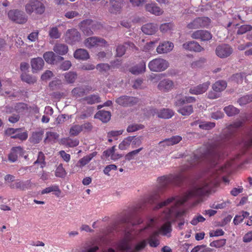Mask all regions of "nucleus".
<instances>
[{"instance_id":"obj_1","label":"nucleus","mask_w":252,"mask_h":252,"mask_svg":"<svg viewBox=\"0 0 252 252\" xmlns=\"http://www.w3.org/2000/svg\"><path fill=\"white\" fill-rule=\"evenodd\" d=\"M185 176L181 172L176 174H170L163 176L158 178V185L150 192L145 194L141 198L144 204L151 205H183L187 202H192L190 205H197L203 202L206 195L215 191V189L218 186L216 176L205 181L202 185L198 188H194L186 192L181 196L171 197L163 202L159 203L161 196L166 189L172 185H180L185 179Z\"/></svg>"},{"instance_id":"obj_2","label":"nucleus","mask_w":252,"mask_h":252,"mask_svg":"<svg viewBox=\"0 0 252 252\" xmlns=\"http://www.w3.org/2000/svg\"><path fill=\"white\" fill-rule=\"evenodd\" d=\"M225 141V140L222 142L216 141L208 145L206 151L200 156L194 154L193 158H191L189 167H192L202 161H205L212 165L217 164L218 161L222 157V150L226 145Z\"/></svg>"},{"instance_id":"obj_3","label":"nucleus","mask_w":252,"mask_h":252,"mask_svg":"<svg viewBox=\"0 0 252 252\" xmlns=\"http://www.w3.org/2000/svg\"><path fill=\"white\" fill-rule=\"evenodd\" d=\"M25 11L29 15L35 13L41 15L45 12V7L42 0H29L25 6Z\"/></svg>"},{"instance_id":"obj_4","label":"nucleus","mask_w":252,"mask_h":252,"mask_svg":"<svg viewBox=\"0 0 252 252\" xmlns=\"http://www.w3.org/2000/svg\"><path fill=\"white\" fill-rule=\"evenodd\" d=\"M5 184L12 189H20L25 190L31 185V181L27 180L23 182L19 180H15L14 176L11 174H7L4 176Z\"/></svg>"},{"instance_id":"obj_5","label":"nucleus","mask_w":252,"mask_h":252,"mask_svg":"<svg viewBox=\"0 0 252 252\" xmlns=\"http://www.w3.org/2000/svg\"><path fill=\"white\" fill-rule=\"evenodd\" d=\"M7 15L9 20L18 24H25L28 21V16L23 11L18 9L9 10Z\"/></svg>"},{"instance_id":"obj_6","label":"nucleus","mask_w":252,"mask_h":252,"mask_svg":"<svg viewBox=\"0 0 252 252\" xmlns=\"http://www.w3.org/2000/svg\"><path fill=\"white\" fill-rule=\"evenodd\" d=\"M169 66L168 62L162 58L153 59L149 63V69L155 72H160L166 69Z\"/></svg>"},{"instance_id":"obj_7","label":"nucleus","mask_w":252,"mask_h":252,"mask_svg":"<svg viewBox=\"0 0 252 252\" xmlns=\"http://www.w3.org/2000/svg\"><path fill=\"white\" fill-rule=\"evenodd\" d=\"M84 44L86 47L90 49L98 46L105 47L108 45L105 39L96 36L87 38L84 41Z\"/></svg>"},{"instance_id":"obj_8","label":"nucleus","mask_w":252,"mask_h":252,"mask_svg":"<svg viewBox=\"0 0 252 252\" xmlns=\"http://www.w3.org/2000/svg\"><path fill=\"white\" fill-rule=\"evenodd\" d=\"M64 39L66 43L73 45L80 41L81 35L76 29H69L64 34Z\"/></svg>"},{"instance_id":"obj_9","label":"nucleus","mask_w":252,"mask_h":252,"mask_svg":"<svg viewBox=\"0 0 252 252\" xmlns=\"http://www.w3.org/2000/svg\"><path fill=\"white\" fill-rule=\"evenodd\" d=\"M211 22V20L208 17H198L190 22L187 25L189 29H196L200 28L207 27Z\"/></svg>"},{"instance_id":"obj_10","label":"nucleus","mask_w":252,"mask_h":252,"mask_svg":"<svg viewBox=\"0 0 252 252\" xmlns=\"http://www.w3.org/2000/svg\"><path fill=\"white\" fill-rule=\"evenodd\" d=\"M116 102L124 107H131L138 103L139 99L136 97L123 95L118 97Z\"/></svg>"},{"instance_id":"obj_11","label":"nucleus","mask_w":252,"mask_h":252,"mask_svg":"<svg viewBox=\"0 0 252 252\" xmlns=\"http://www.w3.org/2000/svg\"><path fill=\"white\" fill-rule=\"evenodd\" d=\"M233 52V49L228 44L219 45L216 49V54L220 58H226Z\"/></svg>"},{"instance_id":"obj_12","label":"nucleus","mask_w":252,"mask_h":252,"mask_svg":"<svg viewBox=\"0 0 252 252\" xmlns=\"http://www.w3.org/2000/svg\"><path fill=\"white\" fill-rule=\"evenodd\" d=\"M192 38L201 41H207L212 38L211 33L206 30H199L194 31L191 35Z\"/></svg>"},{"instance_id":"obj_13","label":"nucleus","mask_w":252,"mask_h":252,"mask_svg":"<svg viewBox=\"0 0 252 252\" xmlns=\"http://www.w3.org/2000/svg\"><path fill=\"white\" fill-rule=\"evenodd\" d=\"M25 153V151L20 146L13 147L8 155V160L11 162H14L17 160L18 157L22 156Z\"/></svg>"},{"instance_id":"obj_14","label":"nucleus","mask_w":252,"mask_h":252,"mask_svg":"<svg viewBox=\"0 0 252 252\" xmlns=\"http://www.w3.org/2000/svg\"><path fill=\"white\" fill-rule=\"evenodd\" d=\"M28 110V105L25 103L20 102L16 103L13 107H8L6 108V112L12 113L16 112L18 114H22Z\"/></svg>"},{"instance_id":"obj_15","label":"nucleus","mask_w":252,"mask_h":252,"mask_svg":"<svg viewBox=\"0 0 252 252\" xmlns=\"http://www.w3.org/2000/svg\"><path fill=\"white\" fill-rule=\"evenodd\" d=\"M43 58L48 63L55 64L58 62L63 61V57L61 56H56L53 52H46L43 54Z\"/></svg>"},{"instance_id":"obj_16","label":"nucleus","mask_w":252,"mask_h":252,"mask_svg":"<svg viewBox=\"0 0 252 252\" xmlns=\"http://www.w3.org/2000/svg\"><path fill=\"white\" fill-rule=\"evenodd\" d=\"M146 246V242L145 240H143L142 242L138 243L135 247V249L133 250H131V248L129 244L126 242H123L120 246L121 249L124 251L126 252H135V251H139L144 249Z\"/></svg>"},{"instance_id":"obj_17","label":"nucleus","mask_w":252,"mask_h":252,"mask_svg":"<svg viewBox=\"0 0 252 252\" xmlns=\"http://www.w3.org/2000/svg\"><path fill=\"white\" fill-rule=\"evenodd\" d=\"M183 47L185 50L195 52H200L204 50V48L195 41L187 42L183 44Z\"/></svg>"},{"instance_id":"obj_18","label":"nucleus","mask_w":252,"mask_h":252,"mask_svg":"<svg viewBox=\"0 0 252 252\" xmlns=\"http://www.w3.org/2000/svg\"><path fill=\"white\" fill-rule=\"evenodd\" d=\"M210 85L209 82H206L201 84H199L196 87H192L189 89V92L192 94H202L208 90Z\"/></svg>"},{"instance_id":"obj_19","label":"nucleus","mask_w":252,"mask_h":252,"mask_svg":"<svg viewBox=\"0 0 252 252\" xmlns=\"http://www.w3.org/2000/svg\"><path fill=\"white\" fill-rule=\"evenodd\" d=\"M158 27L157 24L149 23L143 25L141 27L142 32L147 35H153L158 31Z\"/></svg>"},{"instance_id":"obj_20","label":"nucleus","mask_w":252,"mask_h":252,"mask_svg":"<svg viewBox=\"0 0 252 252\" xmlns=\"http://www.w3.org/2000/svg\"><path fill=\"white\" fill-rule=\"evenodd\" d=\"M93 21L90 19H87L82 21L80 24V29L84 34L87 35H90L93 33L92 30L93 26Z\"/></svg>"},{"instance_id":"obj_21","label":"nucleus","mask_w":252,"mask_h":252,"mask_svg":"<svg viewBox=\"0 0 252 252\" xmlns=\"http://www.w3.org/2000/svg\"><path fill=\"white\" fill-rule=\"evenodd\" d=\"M173 43L169 41H164L160 43L157 48V52L158 54L167 53L170 52L173 48Z\"/></svg>"},{"instance_id":"obj_22","label":"nucleus","mask_w":252,"mask_h":252,"mask_svg":"<svg viewBox=\"0 0 252 252\" xmlns=\"http://www.w3.org/2000/svg\"><path fill=\"white\" fill-rule=\"evenodd\" d=\"M145 9L147 11L156 16H160L163 13L162 9L158 6L156 3L146 4Z\"/></svg>"},{"instance_id":"obj_23","label":"nucleus","mask_w":252,"mask_h":252,"mask_svg":"<svg viewBox=\"0 0 252 252\" xmlns=\"http://www.w3.org/2000/svg\"><path fill=\"white\" fill-rule=\"evenodd\" d=\"M174 86L172 81L166 79L161 81L158 84V90L168 92L171 90Z\"/></svg>"},{"instance_id":"obj_24","label":"nucleus","mask_w":252,"mask_h":252,"mask_svg":"<svg viewBox=\"0 0 252 252\" xmlns=\"http://www.w3.org/2000/svg\"><path fill=\"white\" fill-rule=\"evenodd\" d=\"M31 63L33 72H34L42 69L44 62L41 58L37 57L32 59Z\"/></svg>"},{"instance_id":"obj_25","label":"nucleus","mask_w":252,"mask_h":252,"mask_svg":"<svg viewBox=\"0 0 252 252\" xmlns=\"http://www.w3.org/2000/svg\"><path fill=\"white\" fill-rule=\"evenodd\" d=\"M73 56L75 59L83 61L87 60L90 58L88 51L82 48L77 49L74 52Z\"/></svg>"},{"instance_id":"obj_26","label":"nucleus","mask_w":252,"mask_h":252,"mask_svg":"<svg viewBox=\"0 0 252 252\" xmlns=\"http://www.w3.org/2000/svg\"><path fill=\"white\" fill-rule=\"evenodd\" d=\"M54 51L61 56L66 54L68 51V46L63 43H56L53 47Z\"/></svg>"},{"instance_id":"obj_27","label":"nucleus","mask_w":252,"mask_h":252,"mask_svg":"<svg viewBox=\"0 0 252 252\" xmlns=\"http://www.w3.org/2000/svg\"><path fill=\"white\" fill-rule=\"evenodd\" d=\"M179 107L178 112L183 116H189L193 112V108L192 105H183Z\"/></svg>"},{"instance_id":"obj_28","label":"nucleus","mask_w":252,"mask_h":252,"mask_svg":"<svg viewBox=\"0 0 252 252\" xmlns=\"http://www.w3.org/2000/svg\"><path fill=\"white\" fill-rule=\"evenodd\" d=\"M94 117L101 120L103 123L108 122L111 118V113L109 111L100 110L95 115Z\"/></svg>"},{"instance_id":"obj_29","label":"nucleus","mask_w":252,"mask_h":252,"mask_svg":"<svg viewBox=\"0 0 252 252\" xmlns=\"http://www.w3.org/2000/svg\"><path fill=\"white\" fill-rule=\"evenodd\" d=\"M146 63L144 61H142L138 65L132 67L129 71L133 74L137 75L142 73L145 71Z\"/></svg>"},{"instance_id":"obj_30","label":"nucleus","mask_w":252,"mask_h":252,"mask_svg":"<svg viewBox=\"0 0 252 252\" xmlns=\"http://www.w3.org/2000/svg\"><path fill=\"white\" fill-rule=\"evenodd\" d=\"M59 135L56 132L48 131L46 133V137L44 139V142L47 143H54L59 138Z\"/></svg>"},{"instance_id":"obj_31","label":"nucleus","mask_w":252,"mask_h":252,"mask_svg":"<svg viewBox=\"0 0 252 252\" xmlns=\"http://www.w3.org/2000/svg\"><path fill=\"white\" fill-rule=\"evenodd\" d=\"M174 114L173 111L169 109L163 108L158 112V117L165 119L171 118Z\"/></svg>"},{"instance_id":"obj_32","label":"nucleus","mask_w":252,"mask_h":252,"mask_svg":"<svg viewBox=\"0 0 252 252\" xmlns=\"http://www.w3.org/2000/svg\"><path fill=\"white\" fill-rule=\"evenodd\" d=\"M158 235V231H155L148 238V241L149 245L151 247L156 248L159 245V242L157 238Z\"/></svg>"},{"instance_id":"obj_33","label":"nucleus","mask_w":252,"mask_h":252,"mask_svg":"<svg viewBox=\"0 0 252 252\" xmlns=\"http://www.w3.org/2000/svg\"><path fill=\"white\" fill-rule=\"evenodd\" d=\"M52 192H54V194L57 196H59L61 192V190L60 189L58 186L52 185L43 189L41 191V193L42 194H44L45 193H49Z\"/></svg>"},{"instance_id":"obj_34","label":"nucleus","mask_w":252,"mask_h":252,"mask_svg":"<svg viewBox=\"0 0 252 252\" xmlns=\"http://www.w3.org/2000/svg\"><path fill=\"white\" fill-rule=\"evenodd\" d=\"M172 226L171 222L168 221L165 223L160 228L161 234L164 236H167L168 237L171 236V232L172 231Z\"/></svg>"},{"instance_id":"obj_35","label":"nucleus","mask_w":252,"mask_h":252,"mask_svg":"<svg viewBox=\"0 0 252 252\" xmlns=\"http://www.w3.org/2000/svg\"><path fill=\"white\" fill-rule=\"evenodd\" d=\"M227 84L224 81H217L212 86V89L214 92H220L223 91L226 87Z\"/></svg>"},{"instance_id":"obj_36","label":"nucleus","mask_w":252,"mask_h":252,"mask_svg":"<svg viewBox=\"0 0 252 252\" xmlns=\"http://www.w3.org/2000/svg\"><path fill=\"white\" fill-rule=\"evenodd\" d=\"M182 139L181 136L179 135L173 136L170 138L165 139L164 141L160 142V143H165L167 146L173 145L174 144H178Z\"/></svg>"},{"instance_id":"obj_37","label":"nucleus","mask_w":252,"mask_h":252,"mask_svg":"<svg viewBox=\"0 0 252 252\" xmlns=\"http://www.w3.org/2000/svg\"><path fill=\"white\" fill-rule=\"evenodd\" d=\"M61 143L67 147H74L78 145L79 141L77 139L73 140L69 138L62 139Z\"/></svg>"},{"instance_id":"obj_38","label":"nucleus","mask_w":252,"mask_h":252,"mask_svg":"<svg viewBox=\"0 0 252 252\" xmlns=\"http://www.w3.org/2000/svg\"><path fill=\"white\" fill-rule=\"evenodd\" d=\"M39 164L41 168L46 166L45 156L42 152H39L37 159L33 162V164Z\"/></svg>"},{"instance_id":"obj_39","label":"nucleus","mask_w":252,"mask_h":252,"mask_svg":"<svg viewBox=\"0 0 252 252\" xmlns=\"http://www.w3.org/2000/svg\"><path fill=\"white\" fill-rule=\"evenodd\" d=\"M77 77L76 72L74 71H69L64 74V78L65 81L69 84L73 83Z\"/></svg>"},{"instance_id":"obj_40","label":"nucleus","mask_w":252,"mask_h":252,"mask_svg":"<svg viewBox=\"0 0 252 252\" xmlns=\"http://www.w3.org/2000/svg\"><path fill=\"white\" fill-rule=\"evenodd\" d=\"M43 134L44 131L42 130L33 132L31 137L32 142L35 144L39 143L42 138Z\"/></svg>"},{"instance_id":"obj_41","label":"nucleus","mask_w":252,"mask_h":252,"mask_svg":"<svg viewBox=\"0 0 252 252\" xmlns=\"http://www.w3.org/2000/svg\"><path fill=\"white\" fill-rule=\"evenodd\" d=\"M223 110L228 116H233L239 113V110L231 105L225 107Z\"/></svg>"},{"instance_id":"obj_42","label":"nucleus","mask_w":252,"mask_h":252,"mask_svg":"<svg viewBox=\"0 0 252 252\" xmlns=\"http://www.w3.org/2000/svg\"><path fill=\"white\" fill-rule=\"evenodd\" d=\"M132 139V136H128L125 138L119 145V148L121 150L127 149L130 145Z\"/></svg>"},{"instance_id":"obj_43","label":"nucleus","mask_w":252,"mask_h":252,"mask_svg":"<svg viewBox=\"0 0 252 252\" xmlns=\"http://www.w3.org/2000/svg\"><path fill=\"white\" fill-rule=\"evenodd\" d=\"M195 101V97L193 96H186L184 98L178 99L176 102V106H181L187 103H192Z\"/></svg>"},{"instance_id":"obj_44","label":"nucleus","mask_w":252,"mask_h":252,"mask_svg":"<svg viewBox=\"0 0 252 252\" xmlns=\"http://www.w3.org/2000/svg\"><path fill=\"white\" fill-rule=\"evenodd\" d=\"M97 154L96 152H94L89 155H87L85 157H84L83 158H81L79 163H80V165L81 166H83L88 163Z\"/></svg>"},{"instance_id":"obj_45","label":"nucleus","mask_w":252,"mask_h":252,"mask_svg":"<svg viewBox=\"0 0 252 252\" xmlns=\"http://www.w3.org/2000/svg\"><path fill=\"white\" fill-rule=\"evenodd\" d=\"M84 100L89 104H93L100 101V98L97 94H92L85 97Z\"/></svg>"},{"instance_id":"obj_46","label":"nucleus","mask_w":252,"mask_h":252,"mask_svg":"<svg viewBox=\"0 0 252 252\" xmlns=\"http://www.w3.org/2000/svg\"><path fill=\"white\" fill-rule=\"evenodd\" d=\"M113 1H109L110 3L111 4L110 7L109 8V11L111 13L116 14L117 13H119L121 11L122 7L123 4H115Z\"/></svg>"},{"instance_id":"obj_47","label":"nucleus","mask_w":252,"mask_h":252,"mask_svg":"<svg viewBox=\"0 0 252 252\" xmlns=\"http://www.w3.org/2000/svg\"><path fill=\"white\" fill-rule=\"evenodd\" d=\"M71 94L74 97H80L84 95L85 91L82 87H76L72 90Z\"/></svg>"},{"instance_id":"obj_48","label":"nucleus","mask_w":252,"mask_h":252,"mask_svg":"<svg viewBox=\"0 0 252 252\" xmlns=\"http://www.w3.org/2000/svg\"><path fill=\"white\" fill-rule=\"evenodd\" d=\"M49 35L52 39H58L61 36V33L57 27L51 28L49 31Z\"/></svg>"},{"instance_id":"obj_49","label":"nucleus","mask_w":252,"mask_h":252,"mask_svg":"<svg viewBox=\"0 0 252 252\" xmlns=\"http://www.w3.org/2000/svg\"><path fill=\"white\" fill-rule=\"evenodd\" d=\"M21 77L22 81L28 84H33L36 81L35 78L32 77L26 73H23L21 75Z\"/></svg>"},{"instance_id":"obj_50","label":"nucleus","mask_w":252,"mask_h":252,"mask_svg":"<svg viewBox=\"0 0 252 252\" xmlns=\"http://www.w3.org/2000/svg\"><path fill=\"white\" fill-rule=\"evenodd\" d=\"M66 174V173L63 167V164H60L56 168L55 171V176L57 177L64 178Z\"/></svg>"},{"instance_id":"obj_51","label":"nucleus","mask_w":252,"mask_h":252,"mask_svg":"<svg viewBox=\"0 0 252 252\" xmlns=\"http://www.w3.org/2000/svg\"><path fill=\"white\" fill-rule=\"evenodd\" d=\"M82 131L80 125H73L70 128L69 134L70 136H77Z\"/></svg>"},{"instance_id":"obj_52","label":"nucleus","mask_w":252,"mask_h":252,"mask_svg":"<svg viewBox=\"0 0 252 252\" xmlns=\"http://www.w3.org/2000/svg\"><path fill=\"white\" fill-rule=\"evenodd\" d=\"M216 124L214 122H203L200 123L199 127L203 129L210 130L214 128Z\"/></svg>"},{"instance_id":"obj_53","label":"nucleus","mask_w":252,"mask_h":252,"mask_svg":"<svg viewBox=\"0 0 252 252\" xmlns=\"http://www.w3.org/2000/svg\"><path fill=\"white\" fill-rule=\"evenodd\" d=\"M252 101V95H246L240 98L238 102L240 105H246Z\"/></svg>"},{"instance_id":"obj_54","label":"nucleus","mask_w":252,"mask_h":252,"mask_svg":"<svg viewBox=\"0 0 252 252\" xmlns=\"http://www.w3.org/2000/svg\"><path fill=\"white\" fill-rule=\"evenodd\" d=\"M252 30V26L250 25H243L241 26L237 32L238 34H243L247 32L251 31Z\"/></svg>"},{"instance_id":"obj_55","label":"nucleus","mask_w":252,"mask_h":252,"mask_svg":"<svg viewBox=\"0 0 252 252\" xmlns=\"http://www.w3.org/2000/svg\"><path fill=\"white\" fill-rule=\"evenodd\" d=\"M28 137V134L27 131L19 132H17L15 135L11 136L13 139H19L22 141L26 140Z\"/></svg>"},{"instance_id":"obj_56","label":"nucleus","mask_w":252,"mask_h":252,"mask_svg":"<svg viewBox=\"0 0 252 252\" xmlns=\"http://www.w3.org/2000/svg\"><path fill=\"white\" fill-rule=\"evenodd\" d=\"M169 213L171 216H174L176 219H179L185 215L186 211L182 210L175 211V212H174V209L172 208L169 210Z\"/></svg>"},{"instance_id":"obj_57","label":"nucleus","mask_w":252,"mask_h":252,"mask_svg":"<svg viewBox=\"0 0 252 252\" xmlns=\"http://www.w3.org/2000/svg\"><path fill=\"white\" fill-rule=\"evenodd\" d=\"M144 127L141 124H132L128 126L126 130L128 132H132L143 129Z\"/></svg>"},{"instance_id":"obj_58","label":"nucleus","mask_w":252,"mask_h":252,"mask_svg":"<svg viewBox=\"0 0 252 252\" xmlns=\"http://www.w3.org/2000/svg\"><path fill=\"white\" fill-rule=\"evenodd\" d=\"M143 148H140L138 149L133 150L131 152L128 153L125 156V158L127 160H130L134 158V156L137 155L142 150Z\"/></svg>"},{"instance_id":"obj_59","label":"nucleus","mask_w":252,"mask_h":252,"mask_svg":"<svg viewBox=\"0 0 252 252\" xmlns=\"http://www.w3.org/2000/svg\"><path fill=\"white\" fill-rule=\"evenodd\" d=\"M173 27V24L171 23H166L162 24L159 27L160 31L165 33L170 31Z\"/></svg>"},{"instance_id":"obj_60","label":"nucleus","mask_w":252,"mask_h":252,"mask_svg":"<svg viewBox=\"0 0 252 252\" xmlns=\"http://www.w3.org/2000/svg\"><path fill=\"white\" fill-rule=\"evenodd\" d=\"M96 68L100 72L103 73L108 71L110 66L108 63H99L96 65Z\"/></svg>"},{"instance_id":"obj_61","label":"nucleus","mask_w":252,"mask_h":252,"mask_svg":"<svg viewBox=\"0 0 252 252\" xmlns=\"http://www.w3.org/2000/svg\"><path fill=\"white\" fill-rule=\"evenodd\" d=\"M80 126L82 129V131L85 132L91 131L93 128L92 124L89 122L84 123L83 125H80Z\"/></svg>"},{"instance_id":"obj_62","label":"nucleus","mask_w":252,"mask_h":252,"mask_svg":"<svg viewBox=\"0 0 252 252\" xmlns=\"http://www.w3.org/2000/svg\"><path fill=\"white\" fill-rule=\"evenodd\" d=\"M226 243L225 239H220L219 240L214 241L210 244L211 247H215L216 248H220L223 246Z\"/></svg>"},{"instance_id":"obj_63","label":"nucleus","mask_w":252,"mask_h":252,"mask_svg":"<svg viewBox=\"0 0 252 252\" xmlns=\"http://www.w3.org/2000/svg\"><path fill=\"white\" fill-rule=\"evenodd\" d=\"M158 42V40L155 41H150L147 43L143 48V51L145 52L153 50L154 48L155 44Z\"/></svg>"},{"instance_id":"obj_64","label":"nucleus","mask_w":252,"mask_h":252,"mask_svg":"<svg viewBox=\"0 0 252 252\" xmlns=\"http://www.w3.org/2000/svg\"><path fill=\"white\" fill-rule=\"evenodd\" d=\"M72 64L69 61H65L62 62L60 65V69L65 71L68 70L71 66Z\"/></svg>"}]
</instances>
